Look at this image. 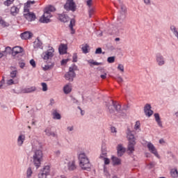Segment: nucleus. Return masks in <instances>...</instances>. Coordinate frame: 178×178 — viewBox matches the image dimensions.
Segmentation results:
<instances>
[{
    "mask_svg": "<svg viewBox=\"0 0 178 178\" xmlns=\"http://www.w3.org/2000/svg\"><path fill=\"white\" fill-rule=\"evenodd\" d=\"M32 154V162L35 166L36 169H38L41 166V163L44 161V153L42 152V144L37 143L33 145L31 150Z\"/></svg>",
    "mask_w": 178,
    "mask_h": 178,
    "instance_id": "obj_1",
    "label": "nucleus"
},
{
    "mask_svg": "<svg viewBox=\"0 0 178 178\" xmlns=\"http://www.w3.org/2000/svg\"><path fill=\"white\" fill-rule=\"evenodd\" d=\"M79 166L83 170H90L91 169V163L86 153H81L79 155Z\"/></svg>",
    "mask_w": 178,
    "mask_h": 178,
    "instance_id": "obj_2",
    "label": "nucleus"
},
{
    "mask_svg": "<svg viewBox=\"0 0 178 178\" xmlns=\"http://www.w3.org/2000/svg\"><path fill=\"white\" fill-rule=\"evenodd\" d=\"M56 9L54 6H50L44 9V13L40 19V23H49L51 22V12H55Z\"/></svg>",
    "mask_w": 178,
    "mask_h": 178,
    "instance_id": "obj_3",
    "label": "nucleus"
},
{
    "mask_svg": "<svg viewBox=\"0 0 178 178\" xmlns=\"http://www.w3.org/2000/svg\"><path fill=\"white\" fill-rule=\"evenodd\" d=\"M127 138L129 140L128 151L133 152L134 151V145H136V138H134V135L131 132L129 131L127 133Z\"/></svg>",
    "mask_w": 178,
    "mask_h": 178,
    "instance_id": "obj_4",
    "label": "nucleus"
},
{
    "mask_svg": "<svg viewBox=\"0 0 178 178\" xmlns=\"http://www.w3.org/2000/svg\"><path fill=\"white\" fill-rule=\"evenodd\" d=\"M74 70H76V67H70L69 72L65 74V80L73 81L74 77H76V72H74Z\"/></svg>",
    "mask_w": 178,
    "mask_h": 178,
    "instance_id": "obj_5",
    "label": "nucleus"
},
{
    "mask_svg": "<svg viewBox=\"0 0 178 178\" xmlns=\"http://www.w3.org/2000/svg\"><path fill=\"white\" fill-rule=\"evenodd\" d=\"M77 8V6L76 5V3H74V1L73 0H67L65 4L64 5V9L65 10H71L72 12H76V9Z\"/></svg>",
    "mask_w": 178,
    "mask_h": 178,
    "instance_id": "obj_6",
    "label": "nucleus"
},
{
    "mask_svg": "<svg viewBox=\"0 0 178 178\" xmlns=\"http://www.w3.org/2000/svg\"><path fill=\"white\" fill-rule=\"evenodd\" d=\"M111 101L113 108H115L120 116H123L124 118V116H126V110L122 109V106H120L118 102H114L113 100Z\"/></svg>",
    "mask_w": 178,
    "mask_h": 178,
    "instance_id": "obj_7",
    "label": "nucleus"
},
{
    "mask_svg": "<svg viewBox=\"0 0 178 178\" xmlns=\"http://www.w3.org/2000/svg\"><path fill=\"white\" fill-rule=\"evenodd\" d=\"M51 172V167L49 165H45L43 170L38 175V178H47V176H49Z\"/></svg>",
    "mask_w": 178,
    "mask_h": 178,
    "instance_id": "obj_8",
    "label": "nucleus"
},
{
    "mask_svg": "<svg viewBox=\"0 0 178 178\" xmlns=\"http://www.w3.org/2000/svg\"><path fill=\"white\" fill-rule=\"evenodd\" d=\"M120 15L118 18V22H120V23H122V22H123L124 20V19H126V12L127 10V9L126 8V6H124L123 4L120 5Z\"/></svg>",
    "mask_w": 178,
    "mask_h": 178,
    "instance_id": "obj_9",
    "label": "nucleus"
},
{
    "mask_svg": "<svg viewBox=\"0 0 178 178\" xmlns=\"http://www.w3.org/2000/svg\"><path fill=\"white\" fill-rule=\"evenodd\" d=\"M156 62L158 66H163L165 63H166V60L165 57H163L161 53H158L156 54Z\"/></svg>",
    "mask_w": 178,
    "mask_h": 178,
    "instance_id": "obj_10",
    "label": "nucleus"
},
{
    "mask_svg": "<svg viewBox=\"0 0 178 178\" xmlns=\"http://www.w3.org/2000/svg\"><path fill=\"white\" fill-rule=\"evenodd\" d=\"M54 48L51 47V49L44 52L42 56L44 60H48V59H51L52 56H54Z\"/></svg>",
    "mask_w": 178,
    "mask_h": 178,
    "instance_id": "obj_11",
    "label": "nucleus"
},
{
    "mask_svg": "<svg viewBox=\"0 0 178 178\" xmlns=\"http://www.w3.org/2000/svg\"><path fill=\"white\" fill-rule=\"evenodd\" d=\"M24 16L25 19L28 20V22H33V20H35V14H34L33 13H31L30 10H28V11H24Z\"/></svg>",
    "mask_w": 178,
    "mask_h": 178,
    "instance_id": "obj_12",
    "label": "nucleus"
},
{
    "mask_svg": "<svg viewBox=\"0 0 178 178\" xmlns=\"http://www.w3.org/2000/svg\"><path fill=\"white\" fill-rule=\"evenodd\" d=\"M147 147L149 152L155 155L156 158H159V154H158V151H156V148L155 147L154 144H152L151 142H149L147 145Z\"/></svg>",
    "mask_w": 178,
    "mask_h": 178,
    "instance_id": "obj_13",
    "label": "nucleus"
},
{
    "mask_svg": "<svg viewBox=\"0 0 178 178\" xmlns=\"http://www.w3.org/2000/svg\"><path fill=\"white\" fill-rule=\"evenodd\" d=\"M144 112L146 115V116H148L149 118L152 116L154 111L151 110V104H147L144 107Z\"/></svg>",
    "mask_w": 178,
    "mask_h": 178,
    "instance_id": "obj_14",
    "label": "nucleus"
},
{
    "mask_svg": "<svg viewBox=\"0 0 178 178\" xmlns=\"http://www.w3.org/2000/svg\"><path fill=\"white\" fill-rule=\"evenodd\" d=\"M35 91H37V88L35 86H28L22 90V92H23V94H30Z\"/></svg>",
    "mask_w": 178,
    "mask_h": 178,
    "instance_id": "obj_15",
    "label": "nucleus"
},
{
    "mask_svg": "<svg viewBox=\"0 0 178 178\" xmlns=\"http://www.w3.org/2000/svg\"><path fill=\"white\" fill-rule=\"evenodd\" d=\"M44 133L48 137H58V135L55 134V132L52 131V128L49 127L45 129Z\"/></svg>",
    "mask_w": 178,
    "mask_h": 178,
    "instance_id": "obj_16",
    "label": "nucleus"
},
{
    "mask_svg": "<svg viewBox=\"0 0 178 178\" xmlns=\"http://www.w3.org/2000/svg\"><path fill=\"white\" fill-rule=\"evenodd\" d=\"M23 52V48L19 46H16L12 49V55L16 56L18 54H22Z\"/></svg>",
    "mask_w": 178,
    "mask_h": 178,
    "instance_id": "obj_17",
    "label": "nucleus"
},
{
    "mask_svg": "<svg viewBox=\"0 0 178 178\" xmlns=\"http://www.w3.org/2000/svg\"><path fill=\"white\" fill-rule=\"evenodd\" d=\"M67 169L70 172H73V170H76L77 169V165H76V161H71L67 163Z\"/></svg>",
    "mask_w": 178,
    "mask_h": 178,
    "instance_id": "obj_18",
    "label": "nucleus"
},
{
    "mask_svg": "<svg viewBox=\"0 0 178 178\" xmlns=\"http://www.w3.org/2000/svg\"><path fill=\"white\" fill-rule=\"evenodd\" d=\"M24 141H26V135L20 134L18 136V138H17V145H18V147H22V145H23Z\"/></svg>",
    "mask_w": 178,
    "mask_h": 178,
    "instance_id": "obj_19",
    "label": "nucleus"
},
{
    "mask_svg": "<svg viewBox=\"0 0 178 178\" xmlns=\"http://www.w3.org/2000/svg\"><path fill=\"white\" fill-rule=\"evenodd\" d=\"M118 156H122V155L126 152V148L123 147V145H118L117 147Z\"/></svg>",
    "mask_w": 178,
    "mask_h": 178,
    "instance_id": "obj_20",
    "label": "nucleus"
},
{
    "mask_svg": "<svg viewBox=\"0 0 178 178\" xmlns=\"http://www.w3.org/2000/svg\"><path fill=\"white\" fill-rule=\"evenodd\" d=\"M67 51V46L65 44H61L58 47V51L60 55H65Z\"/></svg>",
    "mask_w": 178,
    "mask_h": 178,
    "instance_id": "obj_21",
    "label": "nucleus"
},
{
    "mask_svg": "<svg viewBox=\"0 0 178 178\" xmlns=\"http://www.w3.org/2000/svg\"><path fill=\"white\" fill-rule=\"evenodd\" d=\"M33 37V33L29 31L24 32L21 34V38L22 40H29Z\"/></svg>",
    "mask_w": 178,
    "mask_h": 178,
    "instance_id": "obj_22",
    "label": "nucleus"
},
{
    "mask_svg": "<svg viewBox=\"0 0 178 178\" xmlns=\"http://www.w3.org/2000/svg\"><path fill=\"white\" fill-rule=\"evenodd\" d=\"M58 19L60 22H63V23H66L69 22V16L66 14H60L58 16Z\"/></svg>",
    "mask_w": 178,
    "mask_h": 178,
    "instance_id": "obj_23",
    "label": "nucleus"
},
{
    "mask_svg": "<svg viewBox=\"0 0 178 178\" xmlns=\"http://www.w3.org/2000/svg\"><path fill=\"white\" fill-rule=\"evenodd\" d=\"M33 48L38 49V48H42V42H40V39L37 38L33 42Z\"/></svg>",
    "mask_w": 178,
    "mask_h": 178,
    "instance_id": "obj_24",
    "label": "nucleus"
},
{
    "mask_svg": "<svg viewBox=\"0 0 178 178\" xmlns=\"http://www.w3.org/2000/svg\"><path fill=\"white\" fill-rule=\"evenodd\" d=\"M35 3V1H28L25 4H24V12H29V8L31 6V5H34Z\"/></svg>",
    "mask_w": 178,
    "mask_h": 178,
    "instance_id": "obj_25",
    "label": "nucleus"
},
{
    "mask_svg": "<svg viewBox=\"0 0 178 178\" xmlns=\"http://www.w3.org/2000/svg\"><path fill=\"white\" fill-rule=\"evenodd\" d=\"M63 92L65 94H70V92H72V84L67 83V85H65L63 88Z\"/></svg>",
    "mask_w": 178,
    "mask_h": 178,
    "instance_id": "obj_26",
    "label": "nucleus"
},
{
    "mask_svg": "<svg viewBox=\"0 0 178 178\" xmlns=\"http://www.w3.org/2000/svg\"><path fill=\"white\" fill-rule=\"evenodd\" d=\"M53 119H56V120H60L62 119V116L58 113L56 110H53L52 112Z\"/></svg>",
    "mask_w": 178,
    "mask_h": 178,
    "instance_id": "obj_27",
    "label": "nucleus"
},
{
    "mask_svg": "<svg viewBox=\"0 0 178 178\" xmlns=\"http://www.w3.org/2000/svg\"><path fill=\"white\" fill-rule=\"evenodd\" d=\"M113 165H119L122 163V160L116 156H112Z\"/></svg>",
    "mask_w": 178,
    "mask_h": 178,
    "instance_id": "obj_28",
    "label": "nucleus"
},
{
    "mask_svg": "<svg viewBox=\"0 0 178 178\" xmlns=\"http://www.w3.org/2000/svg\"><path fill=\"white\" fill-rule=\"evenodd\" d=\"M171 177L177 178L178 177V170L177 168H172L170 170Z\"/></svg>",
    "mask_w": 178,
    "mask_h": 178,
    "instance_id": "obj_29",
    "label": "nucleus"
},
{
    "mask_svg": "<svg viewBox=\"0 0 178 178\" xmlns=\"http://www.w3.org/2000/svg\"><path fill=\"white\" fill-rule=\"evenodd\" d=\"M10 13L13 16H16L19 13V8L16 6L11 7Z\"/></svg>",
    "mask_w": 178,
    "mask_h": 178,
    "instance_id": "obj_30",
    "label": "nucleus"
},
{
    "mask_svg": "<svg viewBox=\"0 0 178 178\" xmlns=\"http://www.w3.org/2000/svg\"><path fill=\"white\" fill-rule=\"evenodd\" d=\"M74 23H75V21L74 19H72L70 20V25H69V27L71 30V34H74V33H76V31H74V29H73V26H74Z\"/></svg>",
    "mask_w": 178,
    "mask_h": 178,
    "instance_id": "obj_31",
    "label": "nucleus"
},
{
    "mask_svg": "<svg viewBox=\"0 0 178 178\" xmlns=\"http://www.w3.org/2000/svg\"><path fill=\"white\" fill-rule=\"evenodd\" d=\"M107 153H106V147L105 146L102 147V154L99 156V159H102V158L106 156Z\"/></svg>",
    "mask_w": 178,
    "mask_h": 178,
    "instance_id": "obj_32",
    "label": "nucleus"
},
{
    "mask_svg": "<svg viewBox=\"0 0 178 178\" xmlns=\"http://www.w3.org/2000/svg\"><path fill=\"white\" fill-rule=\"evenodd\" d=\"M106 106L108 107V111L109 112V113H115V110L113 109V104H106Z\"/></svg>",
    "mask_w": 178,
    "mask_h": 178,
    "instance_id": "obj_33",
    "label": "nucleus"
},
{
    "mask_svg": "<svg viewBox=\"0 0 178 178\" xmlns=\"http://www.w3.org/2000/svg\"><path fill=\"white\" fill-rule=\"evenodd\" d=\"M90 46H88V44H85V45H83L82 47H81V49H82V52L83 54H88V48H89Z\"/></svg>",
    "mask_w": 178,
    "mask_h": 178,
    "instance_id": "obj_34",
    "label": "nucleus"
},
{
    "mask_svg": "<svg viewBox=\"0 0 178 178\" xmlns=\"http://www.w3.org/2000/svg\"><path fill=\"white\" fill-rule=\"evenodd\" d=\"M170 29V31H172V34H174V35H175V34H177L178 29H177V28H176V26L175 25H171Z\"/></svg>",
    "mask_w": 178,
    "mask_h": 178,
    "instance_id": "obj_35",
    "label": "nucleus"
},
{
    "mask_svg": "<svg viewBox=\"0 0 178 178\" xmlns=\"http://www.w3.org/2000/svg\"><path fill=\"white\" fill-rule=\"evenodd\" d=\"M88 62V63H90V65H93L94 66H99V65H102V63L94 61V60H89Z\"/></svg>",
    "mask_w": 178,
    "mask_h": 178,
    "instance_id": "obj_36",
    "label": "nucleus"
},
{
    "mask_svg": "<svg viewBox=\"0 0 178 178\" xmlns=\"http://www.w3.org/2000/svg\"><path fill=\"white\" fill-rule=\"evenodd\" d=\"M31 175H33V171L31 170V168H29L26 171V177L25 178H31Z\"/></svg>",
    "mask_w": 178,
    "mask_h": 178,
    "instance_id": "obj_37",
    "label": "nucleus"
},
{
    "mask_svg": "<svg viewBox=\"0 0 178 178\" xmlns=\"http://www.w3.org/2000/svg\"><path fill=\"white\" fill-rule=\"evenodd\" d=\"M13 2H15V0H6L4 1V5L5 6H10Z\"/></svg>",
    "mask_w": 178,
    "mask_h": 178,
    "instance_id": "obj_38",
    "label": "nucleus"
},
{
    "mask_svg": "<svg viewBox=\"0 0 178 178\" xmlns=\"http://www.w3.org/2000/svg\"><path fill=\"white\" fill-rule=\"evenodd\" d=\"M10 76L11 79H15L17 76V70H13L10 72Z\"/></svg>",
    "mask_w": 178,
    "mask_h": 178,
    "instance_id": "obj_39",
    "label": "nucleus"
},
{
    "mask_svg": "<svg viewBox=\"0 0 178 178\" xmlns=\"http://www.w3.org/2000/svg\"><path fill=\"white\" fill-rule=\"evenodd\" d=\"M41 86L42 87V91H48V85H47V83H42Z\"/></svg>",
    "mask_w": 178,
    "mask_h": 178,
    "instance_id": "obj_40",
    "label": "nucleus"
},
{
    "mask_svg": "<svg viewBox=\"0 0 178 178\" xmlns=\"http://www.w3.org/2000/svg\"><path fill=\"white\" fill-rule=\"evenodd\" d=\"M115 56H111L107 58V62L108 63H113L115 62Z\"/></svg>",
    "mask_w": 178,
    "mask_h": 178,
    "instance_id": "obj_41",
    "label": "nucleus"
},
{
    "mask_svg": "<svg viewBox=\"0 0 178 178\" xmlns=\"http://www.w3.org/2000/svg\"><path fill=\"white\" fill-rule=\"evenodd\" d=\"M103 161H104V165H109L111 163V161L109 159L106 158V156L102 157Z\"/></svg>",
    "mask_w": 178,
    "mask_h": 178,
    "instance_id": "obj_42",
    "label": "nucleus"
},
{
    "mask_svg": "<svg viewBox=\"0 0 178 178\" xmlns=\"http://www.w3.org/2000/svg\"><path fill=\"white\" fill-rule=\"evenodd\" d=\"M155 165H156V163H155V162H151V163H149L148 164L147 168H148L149 169H152V168H154V167H155Z\"/></svg>",
    "mask_w": 178,
    "mask_h": 178,
    "instance_id": "obj_43",
    "label": "nucleus"
},
{
    "mask_svg": "<svg viewBox=\"0 0 178 178\" xmlns=\"http://www.w3.org/2000/svg\"><path fill=\"white\" fill-rule=\"evenodd\" d=\"M89 17H91V16L92 15V13H94V8H92V7H89Z\"/></svg>",
    "mask_w": 178,
    "mask_h": 178,
    "instance_id": "obj_44",
    "label": "nucleus"
},
{
    "mask_svg": "<svg viewBox=\"0 0 178 178\" xmlns=\"http://www.w3.org/2000/svg\"><path fill=\"white\" fill-rule=\"evenodd\" d=\"M140 121H136L135 127H134L135 130H138V129H140Z\"/></svg>",
    "mask_w": 178,
    "mask_h": 178,
    "instance_id": "obj_45",
    "label": "nucleus"
},
{
    "mask_svg": "<svg viewBox=\"0 0 178 178\" xmlns=\"http://www.w3.org/2000/svg\"><path fill=\"white\" fill-rule=\"evenodd\" d=\"M118 70H120L121 72H124V67L122 64H119L118 67Z\"/></svg>",
    "mask_w": 178,
    "mask_h": 178,
    "instance_id": "obj_46",
    "label": "nucleus"
},
{
    "mask_svg": "<svg viewBox=\"0 0 178 178\" xmlns=\"http://www.w3.org/2000/svg\"><path fill=\"white\" fill-rule=\"evenodd\" d=\"M95 54H102V49L101 47H98L97 49H96Z\"/></svg>",
    "mask_w": 178,
    "mask_h": 178,
    "instance_id": "obj_47",
    "label": "nucleus"
},
{
    "mask_svg": "<svg viewBox=\"0 0 178 178\" xmlns=\"http://www.w3.org/2000/svg\"><path fill=\"white\" fill-rule=\"evenodd\" d=\"M19 66L21 69H24V66H26V63H24V62H23V61H19Z\"/></svg>",
    "mask_w": 178,
    "mask_h": 178,
    "instance_id": "obj_48",
    "label": "nucleus"
},
{
    "mask_svg": "<svg viewBox=\"0 0 178 178\" xmlns=\"http://www.w3.org/2000/svg\"><path fill=\"white\" fill-rule=\"evenodd\" d=\"M158 126H159V127H161V129L163 127V125L162 124V121L160 120H156Z\"/></svg>",
    "mask_w": 178,
    "mask_h": 178,
    "instance_id": "obj_49",
    "label": "nucleus"
},
{
    "mask_svg": "<svg viewBox=\"0 0 178 178\" xmlns=\"http://www.w3.org/2000/svg\"><path fill=\"white\" fill-rule=\"evenodd\" d=\"M116 81H118V83H119V84H120V83H123V78L121 76H118L116 79Z\"/></svg>",
    "mask_w": 178,
    "mask_h": 178,
    "instance_id": "obj_50",
    "label": "nucleus"
},
{
    "mask_svg": "<svg viewBox=\"0 0 178 178\" xmlns=\"http://www.w3.org/2000/svg\"><path fill=\"white\" fill-rule=\"evenodd\" d=\"M30 65H31L33 67H36L35 61L34 60V59H31L30 60Z\"/></svg>",
    "mask_w": 178,
    "mask_h": 178,
    "instance_id": "obj_51",
    "label": "nucleus"
},
{
    "mask_svg": "<svg viewBox=\"0 0 178 178\" xmlns=\"http://www.w3.org/2000/svg\"><path fill=\"white\" fill-rule=\"evenodd\" d=\"M73 130H74V127L73 126H70L67 127V131H68V133H70V131H73Z\"/></svg>",
    "mask_w": 178,
    "mask_h": 178,
    "instance_id": "obj_52",
    "label": "nucleus"
},
{
    "mask_svg": "<svg viewBox=\"0 0 178 178\" xmlns=\"http://www.w3.org/2000/svg\"><path fill=\"white\" fill-rule=\"evenodd\" d=\"M7 84L8 86H12V84H15V81H13V79H9L7 81Z\"/></svg>",
    "mask_w": 178,
    "mask_h": 178,
    "instance_id": "obj_53",
    "label": "nucleus"
},
{
    "mask_svg": "<svg viewBox=\"0 0 178 178\" xmlns=\"http://www.w3.org/2000/svg\"><path fill=\"white\" fill-rule=\"evenodd\" d=\"M145 5L149 6L151 5V0H143Z\"/></svg>",
    "mask_w": 178,
    "mask_h": 178,
    "instance_id": "obj_54",
    "label": "nucleus"
},
{
    "mask_svg": "<svg viewBox=\"0 0 178 178\" xmlns=\"http://www.w3.org/2000/svg\"><path fill=\"white\" fill-rule=\"evenodd\" d=\"M72 62H77V54H74L72 56Z\"/></svg>",
    "mask_w": 178,
    "mask_h": 178,
    "instance_id": "obj_55",
    "label": "nucleus"
},
{
    "mask_svg": "<svg viewBox=\"0 0 178 178\" xmlns=\"http://www.w3.org/2000/svg\"><path fill=\"white\" fill-rule=\"evenodd\" d=\"M155 120H161V117L159 116V113H155L154 114Z\"/></svg>",
    "mask_w": 178,
    "mask_h": 178,
    "instance_id": "obj_56",
    "label": "nucleus"
},
{
    "mask_svg": "<svg viewBox=\"0 0 178 178\" xmlns=\"http://www.w3.org/2000/svg\"><path fill=\"white\" fill-rule=\"evenodd\" d=\"M0 24H1L2 26H6V22L3 21L1 17H0Z\"/></svg>",
    "mask_w": 178,
    "mask_h": 178,
    "instance_id": "obj_57",
    "label": "nucleus"
},
{
    "mask_svg": "<svg viewBox=\"0 0 178 178\" xmlns=\"http://www.w3.org/2000/svg\"><path fill=\"white\" fill-rule=\"evenodd\" d=\"M4 83H5V76H3L2 80L0 81V88L2 87Z\"/></svg>",
    "mask_w": 178,
    "mask_h": 178,
    "instance_id": "obj_58",
    "label": "nucleus"
},
{
    "mask_svg": "<svg viewBox=\"0 0 178 178\" xmlns=\"http://www.w3.org/2000/svg\"><path fill=\"white\" fill-rule=\"evenodd\" d=\"M68 60H67V59L62 60L61 65H66L67 63Z\"/></svg>",
    "mask_w": 178,
    "mask_h": 178,
    "instance_id": "obj_59",
    "label": "nucleus"
},
{
    "mask_svg": "<svg viewBox=\"0 0 178 178\" xmlns=\"http://www.w3.org/2000/svg\"><path fill=\"white\" fill-rule=\"evenodd\" d=\"M92 0H88L86 1V3L88 5V6H89V8H91V3H92Z\"/></svg>",
    "mask_w": 178,
    "mask_h": 178,
    "instance_id": "obj_60",
    "label": "nucleus"
},
{
    "mask_svg": "<svg viewBox=\"0 0 178 178\" xmlns=\"http://www.w3.org/2000/svg\"><path fill=\"white\" fill-rule=\"evenodd\" d=\"M55 104V100L54 99H50L49 105L52 106Z\"/></svg>",
    "mask_w": 178,
    "mask_h": 178,
    "instance_id": "obj_61",
    "label": "nucleus"
},
{
    "mask_svg": "<svg viewBox=\"0 0 178 178\" xmlns=\"http://www.w3.org/2000/svg\"><path fill=\"white\" fill-rule=\"evenodd\" d=\"M111 133H117L116 129L115 128V127H112L111 128Z\"/></svg>",
    "mask_w": 178,
    "mask_h": 178,
    "instance_id": "obj_62",
    "label": "nucleus"
},
{
    "mask_svg": "<svg viewBox=\"0 0 178 178\" xmlns=\"http://www.w3.org/2000/svg\"><path fill=\"white\" fill-rule=\"evenodd\" d=\"M6 52H12V48L10 47H6Z\"/></svg>",
    "mask_w": 178,
    "mask_h": 178,
    "instance_id": "obj_63",
    "label": "nucleus"
},
{
    "mask_svg": "<svg viewBox=\"0 0 178 178\" xmlns=\"http://www.w3.org/2000/svg\"><path fill=\"white\" fill-rule=\"evenodd\" d=\"M49 69H51V67L49 65H45L44 67H43V70H49Z\"/></svg>",
    "mask_w": 178,
    "mask_h": 178,
    "instance_id": "obj_64",
    "label": "nucleus"
}]
</instances>
